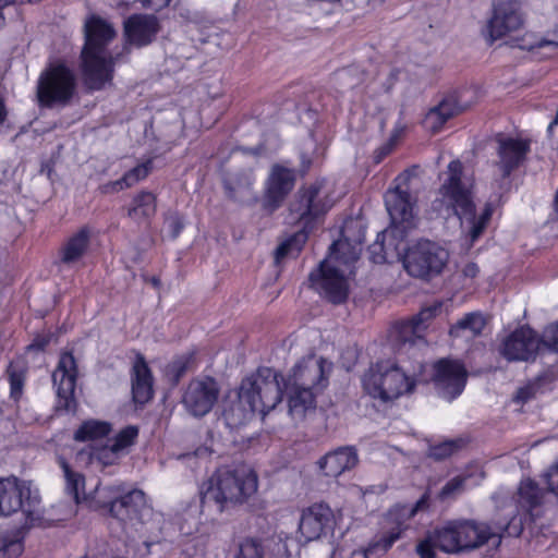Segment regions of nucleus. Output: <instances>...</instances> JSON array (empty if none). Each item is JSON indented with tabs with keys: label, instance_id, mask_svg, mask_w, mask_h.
I'll return each mask as SVG.
<instances>
[{
	"label": "nucleus",
	"instance_id": "9d476101",
	"mask_svg": "<svg viewBox=\"0 0 558 558\" xmlns=\"http://www.w3.org/2000/svg\"><path fill=\"white\" fill-rule=\"evenodd\" d=\"M523 26L524 14L520 3L514 0H500L494 3L483 36L489 44L504 39L507 44L525 50L553 45L550 41L538 40L533 33L519 35Z\"/></svg>",
	"mask_w": 558,
	"mask_h": 558
},
{
	"label": "nucleus",
	"instance_id": "ea45409f",
	"mask_svg": "<svg viewBox=\"0 0 558 558\" xmlns=\"http://www.w3.org/2000/svg\"><path fill=\"white\" fill-rule=\"evenodd\" d=\"M436 548H438V546L435 537V531H433L417 542L415 551L420 558H435Z\"/></svg>",
	"mask_w": 558,
	"mask_h": 558
},
{
	"label": "nucleus",
	"instance_id": "72a5a7b5",
	"mask_svg": "<svg viewBox=\"0 0 558 558\" xmlns=\"http://www.w3.org/2000/svg\"><path fill=\"white\" fill-rule=\"evenodd\" d=\"M111 432V425L104 421L88 420L84 422L74 434L80 441H99Z\"/></svg>",
	"mask_w": 558,
	"mask_h": 558
},
{
	"label": "nucleus",
	"instance_id": "a878e982",
	"mask_svg": "<svg viewBox=\"0 0 558 558\" xmlns=\"http://www.w3.org/2000/svg\"><path fill=\"white\" fill-rule=\"evenodd\" d=\"M158 31V21L153 15H133L124 23L126 40L138 47L149 44Z\"/></svg>",
	"mask_w": 558,
	"mask_h": 558
},
{
	"label": "nucleus",
	"instance_id": "a18cd8bd",
	"mask_svg": "<svg viewBox=\"0 0 558 558\" xmlns=\"http://www.w3.org/2000/svg\"><path fill=\"white\" fill-rule=\"evenodd\" d=\"M457 448L454 441H446L438 446L430 448L429 454L436 459H444L450 456Z\"/></svg>",
	"mask_w": 558,
	"mask_h": 558
},
{
	"label": "nucleus",
	"instance_id": "0eeeda50",
	"mask_svg": "<svg viewBox=\"0 0 558 558\" xmlns=\"http://www.w3.org/2000/svg\"><path fill=\"white\" fill-rule=\"evenodd\" d=\"M116 36V29L105 19L92 15L85 22L82 66L86 84L93 89L101 88L112 77L113 57L108 46Z\"/></svg>",
	"mask_w": 558,
	"mask_h": 558
},
{
	"label": "nucleus",
	"instance_id": "2f4dec72",
	"mask_svg": "<svg viewBox=\"0 0 558 558\" xmlns=\"http://www.w3.org/2000/svg\"><path fill=\"white\" fill-rule=\"evenodd\" d=\"M59 464L63 471L65 489L68 494L74 498L76 504H83L85 500H88V496L84 490V476L81 473L74 471L62 458L59 459Z\"/></svg>",
	"mask_w": 558,
	"mask_h": 558
},
{
	"label": "nucleus",
	"instance_id": "f8f14e48",
	"mask_svg": "<svg viewBox=\"0 0 558 558\" xmlns=\"http://www.w3.org/2000/svg\"><path fill=\"white\" fill-rule=\"evenodd\" d=\"M508 525L505 522L492 527L470 520H452L434 531L438 549L446 554H458L477 548L494 537L499 539Z\"/></svg>",
	"mask_w": 558,
	"mask_h": 558
},
{
	"label": "nucleus",
	"instance_id": "c85d7f7f",
	"mask_svg": "<svg viewBox=\"0 0 558 558\" xmlns=\"http://www.w3.org/2000/svg\"><path fill=\"white\" fill-rule=\"evenodd\" d=\"M460 111L453 99H444L438 106L432 108L423 120L424 128L432 132H439L445 123Z\"/></svg>",
	"mask_w": 558,
	"mask_h": 558
},
{
	"label": "nucleus",
	"instance_id": "393cba45",
	"mask_svg": "<svg viewBox=\"0 0 558 558\" xmlns=\"http://www.w3.org/2000/svg\"><path fill=\"white\" fill-rule=\"evenodd\" d=\"M530 149V143L520 137L498 138L499 167L505 175H508L525 158Z\"/></svg>",
	"mask_w": 558,
	"mask_h": 558
},
{
	"label": "nucleus",
	"instance_id": "dca6fc26",
	"mask_svg": "<svg viewBox=\"0 0 558 558\" xmlns=\"http://www.w3.org/2000/svg\"><path fill=\"white\" fill-rule=\"evenodd\" d=\"M73 71L64 63H53L41 73L37 85L39 104L46 107L65 106L75 93Z\"/></svg>",
	"mask_w": 558,
	"mask_h": 558
},
{
	"label": "nucleus",
	"instance_id": "a19ab883",
	"mask_svg": "<svg viewBox=\"0 0 558 558\" xmlns=\"http://www.w3.org/2000/svg\"><path fill=\"white\" fill-rule=\"evenodd\" d=\"M121 457L122 454L119 451H116V448L112 445L99 448L90 454L92 459L97 460L105 466L116 464Z\"/></svg>",
	"mask_w": 558,
	"mask_h": 558
},
{
	"label": "nucleus",
	"instance_id": "4c0bfd02",
	"mask_svg": "<svg viewBox=\"0 0 558 558\" xmlns=\"http://www.w3.org/2000/svg\"><path fill=\"white\" fill-rule=\"evenodd\" d=\"M8 376L11 389V397L14 400H19L23 392L25 369L17 363L12 362L8 367Z\"/></svg>",
	"mask_w": 558,
	"mask_h": 558
},
{
	"label": "nucleus",
	"instance_id": "aec40b11",
	"mask_svg": "<svg viewBox=\"0 0 558 558\" xmlns=\"http://www.w3.org/2000/svg\"><path fill=\"white\" fill-rule=\"evenodd\" d=\"M336 524L332 509L324 502H317L303 510L299 532L305 542L316 541L332 532Z\"/></svg>",
	"mask_w": 558,
	"mask_h": 558
},
{
	"label": "nucleus",
	"instance_id": "5fc2aeb1",
	"mask_svg": "<svg viewBox=\"0 0 558 558\" xmlns=\"http://www.w3.org/2000/svg\"><path fill=\"white\" fill-rule=\"evenodd\" d=\"M556 210H558V190L556 194V201H555Z\"/></svg>",
	"mask_w": 558,
	"mask_h": 558
},
{
	"label": "nucleus",
	"instance_id": "3c124183",
	"mask_svg": "<svg viewBox=\"0 0 558 558\" xmlns=\"http://www.w3.org/2000/svg\"><path fill=\"white\" fill-rule=\"evenodd\" d=\"M5 117H7V111H5L3 102L0 100V123H2L4 121Z\"/></svg>",
	"mask_w": 558,
	"mask_h": 558
},
{
	"label": "nucleus",
	"instance_id": "f03ea898",
	"mask_svg": "<svg viewBox=\"0 0 558 558\" xmlns=\"http://www.w3.org/2000/svg\"><path fill=\"white\" fill-rule=\"evenodd\" d=\"M364 239L365 231L359 221H345L341 238L331 245L318 269L310 275L312 287L332 303H341L348 296L347 275L361 254Z\"/></svg>",
	"mask_w": 558,
	"mask_h": 558
},
{
	"label": "nucleus",
	"instance_id": "603ef678",
	"mask_svg": "<svg viewBox=\"0 0 558 558\" xmlns=\"http://www.w3.org/2000/svg\"><path fill=\"white\" fill-rule=\"evenodd\" d=\"M13 2H14V0H0V5L7 7Z\"/></svg>",
	"mask_w": 558,
	"mask_h": 558
},
{
	"label": "nucleus",
	"instance_id": "b1692460",
	"mask_svg": "<svg viewBox=\"0 0 558 558\" xmlns=\"http://www.w3.org/2000/svg\"><path fill=\"white\" fill-rule=\"evenodd\" d=\"M545 494L537 484L530 480H523L518 488L517 504L520 522L533 521L542 512V507L546 502Z\"/></svg>",
	"mask_w": 558,
	"mask_h": 558
},
{
	"label": "nucleus",
	"instance_id": "6ab92c4d",
	"mask_svg": "<svg viewBox=\"0 0 558 558\" xmlns=\"http://www.w3.org/2000/svg\"><path fill=\"white\" fill-rule=\"evenodd\" d=\"M433 380L438 393L451 401L460 396L465 387L468 373L459 361L440 360L434 365Z\"/></svg>",
	"mask_w": 558,
	"mask_h": 558
},
{
	"label": "nucleus",
	"instance_id": "79ce46f5",
	"mask_svg": "<svg viewBox=\"0 0 558 558\" xmlns=\"http://www.w3.org/2000/svg\"><path fill=\"white\" fill-rule=\"evenodd\" d=\"M466 481H468L466 477H460V476H457V477L450 480L440 490V493H439L440 499H442V500L448 499V498L454 496L456 494H458L459 492H461L463 488V485L465 484Z\"/></svg>",
	"mask_w": 558,
	"mask_h": 558
},
{
	"label": "nucleus",
	"instance_id": "c9c22d12",
	"mask_svg": "<svg viewBox=\"0 0 558 558\" xmlns=\"http://www.w3.org/2000/svg\"><path fill=\"white\" fill-rule=\"evenodd\" d=\"M151 169V162L146 161L144 163H141L136 167H134L132 170L126 172L121 180L116 181L112 183V189L116 191L123 190L125 187H130L137 183L138 181L143 180L147 177Z\"/></svg>",
	"mask_w": 558,
	"mask_h": 558
},
{
	"label": "nucleus",
	"instance_id": "37998d69",
	"mask_svg": "<svg viewBox=\"0 0 558 558\" xmlns=\"http://www.w3.org/2000/svg\"><path fill=\"white\" fill-rule=\"evenodd\" d=\"M543 483L546 485L548 492L554 495L558 501V463L550 466L543 474Z\"/></svg>",
	"mask_w": 558,
	"mask_h": 558
},
{
	"label": "nucleus",
	"instance_id": "cd10ccee",
	"mask_svg": "<svg viewBox=\"0 0 558 558\" xmlns=\"http://www.w3.org/2000/svg\"><path fill=\"white\" fill-rule=\"evenodd\" d=\"M132 395L136 403L144 404L153 397V377L144 357L136 356L132 369Z\"/></svg>",
	"mask_w": 558,
	"mask_h": 558
},
{
	"label": "nucleus",
	"instance_id": "7c9ffc66",
	"mask_svg": "<svg viewBox=\"0 0 558 558\" xmlns=\"http://www.w3.org/2000/svg\"><path fill=\"white\" fill-rule=\"evenodd\" d=\"M156 213V196L146 191L136 194L128 207V215L135 221L150 218Z\"/></svg>",
	"mask_w": 558,
	"mask_h": 558
},
{
	"label": "nucleus",
	"instance_id": "f704fd0d",
	"mask_svg": "<svg viewBox=\"0 0 558 558\" xmlns=\"http://www.w3.org/2000/svg\"><path fill=\"white\" fill-rule=\"evenodd\" d=\"M23 548V535L20 531L0 532V558H17Z\"/></svg>",
	"mask_w": 558,
	"mask_h": 558
},
{
	"label": "nucleus",
	"instance_id": "5701e85b",
	"mask_svg": "<svg viewBox=\"0 0 558 558\" xmlns=\"http://www.w3.org/2000/svg\"><path fill=\"white\" fill-rule=\"evenodd\" d=\"M295 175L291 169L275 166L270 172L264 197V208L276 210L294 186Z\"/></svg>",
	"mask_w": 558,
	"mask_h": 558
},
{
	"label": "nucleus",
	"instance_id": "c03bdc74",
	"mask_svg": "<svg viewBox=\"0 0 558 558\" xmlns=\"http://www.w3.org/2000/svg\"><path fill=\"white\" fill-rule=\"evenodd\" d=\"M263 551L259 544L253 539H245L240 546L238 558H262Z\"/></svg>",
	"mask_w": 558,
	"mask_h": 558
},
{
	"label": "nucleus",
	"instance_id": "1a4fd4ad",
	"mask_svg": "<svg viewBox=\"0 0 558 558\" xmlns=\"http://www.w3.org/2000/svg\"><path fill=\"white\" fill-rule=\"evenodd\" d=\"M385 205L391 222L373 245L375 263L387 262L389 248L400 254L403 238L417 226L415 204L407 190L400 186L389 189L385 194Z\"/></svg>",
	"mask_w": 558,
	"mask_h": 558
},
{
	"label": "nucleus",
	"instance_id": "f257e3e1",
	"mask_svg": "<svg viewBox=\"0 0 558 558\" xmlns=\"http://www.w3.org/2000/svg\"><path fill=\"white\" fill-rule=\"evenodd\" d=\"M437 202L459 217L465 250H470L482 235L495 210L493 203L476 208L473 178L463 173L462 163L458 160L449 163Z\"/></svg>",
	"mask_w": 558,
	"mask_h": 558
},
{
	"label": "nucleus",
	"instance_id": "ddd939ff",
	"mask_svg": "<svg viewBox=\"0 0 558 558\" xmlns=\"http://www.w3.org/2000/svg\"><path fill=\"white\" fill-rule=\"evenodd\" d=\"M401 260L409 276L430 280L445 270L449 252L437 242L421 239L404 248Z\"/></svg>",
	"mask_w": 558,
	"mask_h": 558
},
{
	"label": "nucleus",
	"instance_id": "412c9836",
	"mask_svg": "<svg viewBox=\"0 0 558 558\" xmlns=\"http://www.w3.org/2000/svg\"><path fill=\"white\" fill-rule=\"evenodd\" d=\"M77 378L75 359L70 353H62L57 368L52 373V383L56 387L58 407L71 411L75 407L74 390Z\"/></svg>",
	"mask_w": 558,
	"mask_h": 558
},
{
	"label": "nucleus",
	"instance_id": "20e7f679",
	"mask_svg": "<svg viewBox=\"0 0 558 558\" xmlns=\"http://www.w3.org/2000/svg\"><path fill=\"white\" fill-rule=\"evenodd\" d=\"M85 500L89 508L107 509L110 514L125 521L126 529H134L142 535L151 534L158 530L161 515L147 504L145 494L133 489L123 494L121 485H97Z\"/></svg>",
	"mask_w": 558,
	"mask_h": 558
},
{
	"label": "nucleus",
	"instance_id": "423d86ee",
	"mask_svg": "<svg viewBox=\"0 0 558 558\" xmlns=\"http://www.w3.org/2000/svg\"><path fill=\"white\" fill-rule=\"evenodd\" d=\"M425 366L408 365L400 357L381 360L371 365L362 378L365 392L374 399L387 402L412 393L418 381L424 380Z\"/></svg>",
	"mask_w": 558,
	"mask_h": 558
},
{
	"label": "nucleus",
	"instance_id": "8fccbe9b",
	"mask_svg": "<svg viewBox=\"0 0 558 558\" xmlns=\"http://www.w3.org/2000/svg\"><path fill=\"white\" fill-rule=\"evenodd\" d=\"M530 397L527 389H520L517 395V399L521 401L527 400Z\"/></svg>",
	"mask_w": 558,
	"mask_h": 558
},
{
	"label": "nucleus",
	"instance_id": "39448f33",
	"mask_svg": "<svg viewBox=\"0 0 558 558\" xmlns=\"http://www.w3.org/2000/svg\"><path fill=\"white\" fill-rule=\"evenodd\" d=\"M332 364L326 359L310 355L299 361L287 378H282L288 397L289 412L293 417H303L316 407V396L328 385Z\"/></svg>",
	"mask_w": 558,
	"mask_h": 558
},
{
	"label": "nucleus",
	"instance_id": "09e8293b",
	"mask_svg": "<svg viewBox=\"0 0 558 558\" xmlns=\"http://www.w3.org/2000/svg\"><path fill=\"white\" fill-rule=\"evenodd\" d=\"M462 274L465 278H470V279H473L477 276L478 274V267L476 264L474 263H469L466 264L463 269H462Z\"/></svg>",
	"mask_w": 558,
	"mask_h": 558
},
{
	"label": "nucleus",
	"instance_id": "f3484780",
	"mask_svg": "<svg viewBox=\"0 0 558 558\" xmlns=\"http://www.w3.org/2000/svg\"><path fill=\"white\" fill-rule=\"evenodd\" d=\"M329 192L326 181L315 182L301 190L290 207L292 220L304 221L306 226L311 220L326 214L332 206Z\"/></svg>",
	"mask_w": 558,
	"mask_h": 558
},
{
	"label": "nucleus",
	"instance_id": "58836bf2",
	"mask_svg": "<svg viewBox=\"0 0 558 558\" xmlns=\"http://www.w3.org/2000/svg\"><path fill=\"white\" fill-rule=\"evenodd\" d=\"M306 234L304 232H299L291 239L283 242L276 252L277 260L286 257V256H294L296 255L302 245L305 243Z\"/></svg>",
	"mask_w": 558,
	"mask_h": 558
},
{
	"label": "nucleus",
	"instance_id": "4be33fe9",
	"mask_svg": "<svg viewBox=\"0 0 558 558\" xmlns=\"http://www.w3.org/2000/svg\"><path fill=\"white\" fill-rule=\"evenodd\" d=\"M438 308V306L424 308L412 319L396 323L389 330V341L395 345L413 344L423 337L427 322L435 316Z\"/></svg>",
	"mask_w": 558,
	"mask_h": 558
},
{
	"label": "nucleus",
	"instance_id": "7ed1b4c3",
	"mask_svg": "<svg viewBox=\"0 0 558 558\" xmlns=\"http://www.w3.org/2000/svg\"><path fill=\"white\" fill-rule=\"evenodd\" d=\"M282 378L272 369L265 368L242 380L238 391L228 396L223 417L230 427H236L255 413L265 416L282 400Z\"/></svg>",
	"mask_w": 558,
	"mask_h": 558
},
{
	"label": "nucleus",
	"instance_id": "e433bc0d",
	"mask_svg": "<svg viewBox=\"0 0 558 558\" xmlns=\"http://www.w3.org/2000/svg\"><path fill=\"white\" fill-rule=\"evenodd\" d=\"M138 436V428L134 425L122 428L111 440V445L122 456L128 453L129 449L135 444Z\"/></svg>",
	"mask_w": 558,
	"mask_h": 558
},
{
	"label": "nucleus",
	"instance_id": "4468645a",
	"mask_svg": "<svg viewBox=\"0 0 558 558\" xmlns=\"http://www.w3.org/2000/svg\"><path fill=\"white\" fill-rule=\"evenodd\" d=\"M426 504L422 497L414 506L397 505L392 507L383 518L380 531L374 536L368 545L357 553L364 558L381 557L400 539L405 531V523L415 515L417 510Z\"/></svg>",
	"mask_w": 558,
	"mask_h": 558
},
{
	"label": "nucleus",
	"instance_id": "9b49d317",
	"mask_svg": "<svg viewBox=\"0 0 558 558\" xmlns=\"http://www.w3.org/2000/svg\"><path fill=\"white\" fill-rule=\"evenodd\" d=\"M22 510L25 526L46 527L49 520L41 506L38 487L32 482L16 476L0 477V515L8 517Z\"/></svg>",
	"mask_w": 558,
	"mask_h": 558
},
{
	"label": "nucleus",
	"instance_id": "a211bd4d",
	"mask_svg": "<svg viewBox=\"0 0 558 558\" xmlns=\"http://www.w3.org/2000/svg\"><path fill=\"white\" fill-rule=\"evenodd\" d=\"M218 383L208 376L191 380L184 390L182 404L186 412L195 417L208 414L219 398Z\"/></svg>",
	"mask_w": 558,
	"mask_h": 558
},
{
	"label": "nucleus",
	"instance_id": "c756f323",
	"mask_svg": "<svg viewBox=\"0 0 558 558\" xmlns=\"http://www.w3.org/2000/svg\"><path fill=\"white\" fill-rule=\"evenodd\" d=\"M89 230L82 228L64 243L61 248V262L74 264L78 262L86 253L89 245Z\"/></svg>",
	"mask_w": 558,
	"mask_h": 558
},
{
	"label": "nucleus",
	"instance_id": "2eb2a0df",
	"mask_svg": "<svg viewBox=\"0 0 558 558\" xmlns=\"http://www.w3.org/2000/svg\"><path fill=\"white\" fill-rule=\"evenodd\" d=\"M543 344L558 352V323L544 330V341H541L533 329L521 326L502 339L499 351L508 361H530L536 356Z\"/></svg>",
	"mask_w": 558,
	"mask_h": 558
},
{
	"label": "nucleus",
	"instance_id": "6e6552de",
	"mask_svg": "<svg viewBox=\"0 0 558 558\" xmlns=\"http://www.w3.org/2000/svg\"><path fill=\"white\" fill-rule=\"evenodd\" d=\"M257 488L258 478L251 468H220L202 484L199 493L203 502L213 501L222 511L246 501Z\"/></svg>",
	"mask_w": 558,
	"mask_h": 558
},
{
	"label": "nucleus",
	"instance_id": "864d4df0",
	"mask_svg": "<svg viewBox=\"0 0 558 558\" xmlns=\"http://www.w3.org/2000/svg\"><path fill=\"white\" fill-rule=\"evenodd\" d=\"M44 345H45V343H40V344H39V343H37V342H34V343H32V344L29 345V348L36 347V348H38V349H41V348H44Z\"/></svg>",
	"mask_w": 558,
	"mask_h": 558
},
{
	"label": "nucleus",
	"instance_id": "49530a36",
	"mask_svg": "<svg viewBox=\"0 0 558 558\" xmlns=\"http://www.w3.org/2000/svg\"><path fill=\"white\" fill-rule=\"evenodd\" d=\"M144 8L160 10L169 4L171 0H138Z\"/></svg>",
	"mask_w": 558,
	"mask_h": 558
},
{
	"label": "nucleus",
	"instance_id": "de8ad7c7",
	"mask_svg": "<svg viewBox=\"0 0 558 558\" xmlns=\"http://www.w3.org/2000/svg\"><path fill=\"white\" fill-rule=\"evenodd\" d=\"M168 223L172 230L173 236H177L184 227L182 219L178 216L170 218Z\"/></svg>",
	"mask_w": 558,
	"mask_h": 558
},
{
	"label": "nucleus",
	"instance_id": "bb28decb",
	"mask_svg": "<svg viewBox=\"0 0 558 558\" xmlns=\"http://www.w3.org/2000/svg\"><path fill=\"white\" fill-rule=\"evenodd\" d=\"M357 462L359 457L355 449L342 447L325 454L317 463L325 475L336 477L353 469Z\"/></svg>",
	"mask_w": 558,
	"mask_h": 558
},
{
	"label": "nucleus",
	"instance_id": "6e6d98bb",
	"mask_svg": "<svg viewBox=\"0 0 558 558\" xmlns=\"http://www.w3.org/2000/svg\"><path fill=\"white\" fill-rule=\"evenodd\" d=\"M84 456H85L84 452H80L78 456H77V459H83Z\"/></svg>",
	"mask_w": 558,
	"mask_h": 558
},
{
	"label": "nucleus",
	"instance_id": "473e14b6",
	"mask_svg": "<svg viewBox=\"0 0 558 558\" xmlns=\"http://www.w3.org/2000/svg\"><path fill=\"white\" fill-rule=\"evenodd\" d=\"M486 325L485 318L480 313H469L450 329L452 337H476L482 333Z\"/></svg>",
	"mask_w": 558,
	"mask_h": 558
}]
</instances>
